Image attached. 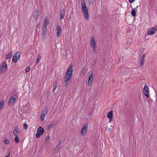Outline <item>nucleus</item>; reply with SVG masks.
<instances>
[{"mask_svg": "<svg viewBox=\"0 0 157 157\" xmlns=\"http://www.w3.org/2000/svg\"><path fill=\"white\" fill-rule=\"evenodd\" d=\"M81 7L82 11L83 13L85 18L88 20L89 18L88 11L86 6L84 0L81 1Z\"/></svg>", "mask_w": 157, "mask_h": 157, "instance_id": "nucleus-1", "label": "nucleus"}, {"mask_svg": "<svg viewBox=\"0 0 157 157\" xmlns=\"http://www.w3.org/2000/svg\"><path fill=\"white\" fill-rule=\"evenodd\" d=\"M73 66V65L71 64L69 66L66 71L64 78L67 79V80H71V79L73 72L72 69Z\"/></svg>", "mask_w": 157, "mask_h": 157, "instance_id": "nucleus-2", "label": "nucleus"}, {"mask_svg": "<svg viewBox=\"0 0 157 157\" xmlns=\"http://www.w3.org/2000/svg\"><path fill=\"white\" fill-rule=\"evenodd\" d=\"M44 129L42 127H40L37 130V132L35 136L36 138H39L44 132Z\"/></svg>", "mask_w": 157, "mask_h": 157, "instance_id": "nucleus-3", "label": "nucleus"}, {"mask_svg": "<svg viewBox=\"0 0 157 157\" xmlns=\"http://www.w3.org/2000/svg\"><path fill=\"white\" fill-rule=\"evenodd\" d=\"M88 124L87 123H85L82 128L81 129L80 134L82 136H84L87 133V130L88 128Z\"/></svg>", "mask_w": 157, "mask_h": 157, "instance_id": "nucleus-4", "label": "nucleus"}, {"mask_svg": "<svg viewBox=\"0 0 157 157\" xmlns=\"http://www.w3.org/2000/svg\"><path fill=\"white\" fill-rule=\"evenodd\" d=\"M7 69V65L5 61L2 62L0 66V72L5 71Z\"/></svg>", "mask_w": 157, "mask_h": 157, "instance_id": "nucleus-5", "label": "nucleus"}, {"mask_svg": "<svg viewBox=\"0 0 157 157\" xmlns=\"http://www.w3.org/2000/svg\"><path fill=\"white\" fill-rule=\"evenodd\" d=\"M157 30V26H155L147 30V33L149 35L154 34Z\"/></svg>", "mask_w": 157, "mask_h": 157, "instance_id": "nucleus-6", "label": "nucleus"}, {"mask_svg": "<svg viewBox=\"0 0 157 157\" xmlns=\"http://www.w3.org/2000/svg\"><path fill=\"white\" fill-rule=\"evenodd\" d=\"M91 47L93 48L94 52H95V51H96V48L97 47V45L94 38L93 37H92L91 38Z\"/></svg>", "mask_w": 157, "mask_h": 157, "instance_id": "nucleus-7", "label": "nucleus"}, {"mask_svg": "<svg viewBox=\"0 0 157 157\" xmlns=\"http://www.w3.org/2000/svg\"><path fill=\"white\" fill-rule=\"evenodd\" d=\"M17 96L16 94L13 95L11 98L8 102V105L9 106L11 105L15 102V100L17 99Z\"/></svg>", "mask_w": 157, "mask_h": 157, "instance_id": "nucleus-8", "label": "nucleus"}, {"mask_svg": "<svg viewBox=\"0 0 157 157\" xmlns=\"http://www.w3.org/2000/svg\"><path fill=\"white\" fill-rule=\"evenodd\" d=\"M144 93L145 96L147 98L149 97L148 87L147 86L145 85L144 88Z\"/></svg>", "mask_w": 157, "mask_h": 157, "instance_id": "nucleus-9", "label": "nucleus"}, {"mask_svg": "<svg viewBox=\"0 0 157 157\" xmlns=\"http://www.w3.org/2000/svg\"><path fill=\"white\" fill-rule=\"evenodd\" d=\"M56 28L57 30V36L59 38L61 36L62 34L61 27L59 25H57Z\"/></svg>", "mask_w": 157, "mask_h": 157, "instance_id": "nucleus-10", "label": "nucleus"}, {"mask_svg": "<svg viewBox=\"0 0 157 157\" xmlns=\"http://www.w3.org/2000/svg\"><path fill=\"white\" fill-rule=\"evenodd\" d=\"M113 110H111L107 113V116L109 120H111L112 119H113Z\"/></svg>", "mask_w": 157, "mask_h": 157, "instance_id": "nucleus-11", "label": "nucleus"}, {"mask_svg": "<svg viewBox=\"0 0 157 157\" xmlns=\"http://www.w3.org/2000/svg\"><path fill=\"white\" fill-rule=\"evenodd\" d=\"M56 124V123L55 121L51 122V124H49L47 127V128L48 130L52 128Z\"/></svg>", "mask_w": 157, "mask_h": 157, "instance_id": "nucleus-12", "label": "nucleus"}, {"mask_svg": "<svg viewBox=\"0 0 157 157\" xmlns=\"http://www.w3.org/2000/svg\"><path fill=\"white\" fill-rule=\"evenodd\" d=\"M146 54H144L140 58V60L139 61V63L140 66H143L144 63V60L145 58Z\"/></svg>", "mask_w": 157, "mask_h": 157, "instance_id": "nucleus-13", "label": "nucleus"}, {"mask_svg": "<svg viewBox=\"0 0 157 157\" xmlns=\"http://www.w3.org/2000/svg\"><path fill=\"white\" fill-rule=\"evenodd\" d=\"M17 54L15 53L13 56L12 61L15 63L17 62L18 61Z\"/></svg>", "mask_w": 157, "mask_h": 157, "instance_id": "nucleus-14", "label": "nucleus"}, {"mask_svg": "<svg viewBox=\"0 0 157 157\" xmlns=\"http://www.w3.org/2000/svg\"><path fill=\"white\" fill-rule=\"evenodd\" d=\"M64 12L65 11L64 9L61 10L60 11L59 15L60 16V19H63L64 18Z\"/></svg>", "mask_w": 157, "mask_h": 157, "instance_id": "nucleus-15", "label": "nucleus"}, {"mask_svg": "<svg viewBox=\"0 0 157 157\" xmlns=\"http://www.w3.org/2000/svg\"><path fill=\"white\" fill-rule=\"evenodd\" d=\"M93 76L92 73L91 75L89 77L88 80V85H90L92 83L93 79Z\"/></svg>", "mask_w": 157, "mask_h": 157, "instance_id": "nucleus-16", "label": "nucleus"}, {"mask_svg": "<svg viewBox=\"0 0 157 157\" xmlns=\"http://www.w3.org/2000/svg\"><path fill=\"white\" fill-rule=\"evenodd\" d=\"M46 31L47 30H44L42 29L41 36L43 40H45V34L46 33Z\"/></svg>", "mask_w": 157, "mask_h": 157, "instance_id": "nucleus-17", "label": "nucleus"}, {"mask_svg": "<svg viewBox=\"0 0 157 157\" xmlns=\"http://www.w3.org/2000/svg\"><path fill=\"white\" fill-rule=\"evenodd\" d=\"M18 131V127L17 125L15 126L14 127V130L13 131V133L14 135V134L16 135H17V133Z\"/></svg>", "mask_w": 157, "mask_h": 157, "instance_id": "nucleus-18", "label": "nucleus"}, {"mask_svg": "<svg viewBox=\"0 0 157 157\" xmlns=\"http://www.w3.org/2000/svg\"><path fill=\"white\" fill-rule=\"evenodd\" d=\"M33 17L35 18V20H36L38 17L39 13L38 11H36L33 13Z\"/></svg>", "mask_w": 157, "mask_h": 157, "instance_id": "nucleus-19", "label": "nucleus"}, {"mask_svg": "<svg viewBox=\"0 0 157 157\" xmlns=\"http://www.w3.org/2000/svg\"><path fill=\"white\" fill-rule=\"evenodd\" d=\"M62 147V145H57L56 146L55 148V151L56 152H58Z\"/></svg>", "mask_w": 157, "mask_h": 157, "instance_id": "nucleus-20", "label": "nucleus"}, {"mask_svg": "<svg viewBox=\"0 0 157 157\" xmlns=\"http://www.w3.org/2000/svg\"><path fill=\"white\" fill-rule=\"evenodd\" d=\"M12 52H11L10 53L6 55L5 58L6 59H10L12 56Z\"/></svg>", "mask_w": 157, "mask_h": 157, "instance_id": "nucleus-21", "label": "nucleus"}, {"mask_svg": "<svg viewBox=\"0 0 157 157\" xmlns=\"http://www.w3.org/2000/svg\"><path fill=\"white\" fill-rule=\"evenodd\" d=\"M46 114L41 113L40 114V120L41 121H43L45 117Z\"/></svg>", "mask_w": 157, "mask_h": 157, "instance_id": "nucleus-22", "label": "nucleus"}, {"mask_svg": "<svg viewBox=\"0 0 157 157\" xmlns=\"http://www.w3.org/2000/svg\"><path fill=\"white\" fill-rule=\"evenodd\" d=\"M14 136H15V138H14L15 142L16 143H18L19 142V140L18 137V136L16 135L15 134H14Z\"/></svg>", "mask_w": 157, "mask_h": 157, "instance_id": "nucleus-23", "label": "nucleus"}, {"mask_svg": "<svg viewBox=\"0 0 157 157\" xmlns=\"http://www.w3.org/2000/svg\"><path fill=\"white\" fill-rule=\"evenodd\" d=\"M49 23V22L48 20V17L46 16L44 20V24L48 25Z\"/></svg>", "mask_w": 157, "mask_h": 157, "instance_id": "nucleus-24", "label": "nucleus"}, {"mask_svg": "<svg viewBox=\"0 0 157 157\" xmlns=\"http://www.w3.org/2000/svg\"><path fill=\"white\" fill-rule=\"evenodd\" d=\"M4 103V100L2 99L0 101V110L2 108Z\"/></svg>", "mask_w": 157, "mask_h": 157, "instance_id": "nucleus-25", "label": "nucleus"}, {"mask_svg": "<svg viewBox=\"0 0 157 157\" xmlns=\"http://www.w3.org/2000/svg\"><path fill=\"white\" fill-rule=\"evenodd\" d=\"M29 106L28 104H26L25 106H24V110L25 112L27 111L28 110V108L29 107Z\"/></svg>", "mask_w": 157, "mask_h": 157, "instance_id": "nucleus-26", "label": "nucleus"}, {"mask_svg": "<svg viewBox=\"0 0 157 157\" xmlns=\"http://www.w3.org/2000/svg\"><path fill=\"white\" fill-rule=\"evenodd\" d=\"M48 109V107H46V108H45L44 109H43L42 110V113L46 114H47L48 113V111L47 110Z\"/></svg>", "mask_w": 157, "mask_h": 157, "instance_id": "nucleus-27", "label": "nucleus"}, {"mask_svg": "<svg viewBox=\"0 0 157 157\" xmlns=\"http://www.w3.org/2000/svg\"><path fill=\"white\" fill-rule=\"evenodd\" d=\"M136 12H137L132 9L131 11V14L133 16V17H135L136 16Z\"/></svg>", "mask_w": 157, "mask_h": 157, "instance_id": "nucleus-28", "label": "nucleus"}, {"mask_svg": "<svg viewBox=\"0 0 157 157\" xmlns=\"http://www.w3.org/2000/svg\"><path fill=\"white\" fill-rule=\"evenodd\" d=\"M95 0H88V2L90 6H92L94 3Z\"/></svg>", "mask_w": 157, "mask_h": 157, "instance_id": "nucleus-29", "label": "nucleus"}, {"mask_svg": "<svg viewBox=\"0 0 157 157\" xmlns=\"http://www.w3.org/2000/svg\"><path fill=\"white\" fill-rule=\"evenodd\" d=\"M64 79L65 80L63 82V85L64 86L66 87L67 86V84L69 83L68 81H70V80H67V81L66 78H64Z\"/></svg>", "mask_w": 157, "mask_h": 157, "instance_id": "nucleus-30", "label": "nucleus"}, {"mask_svg": "<svg viewBox=\"0 0 157 157\" xmlns=\"http://www.w3.org/2000/svg\"><path fill=\"white\" fill-rule=\"evenodd\" d=\"M16 54H17V59H18V61L19 60L20 58V55H21V52L20 51H17V52H16Z\"/></svg>", "mask_w": 157, "mask_h": 157, "instance_id": "nucleus-31", "label": "nucleus"}, {"mask_svg": "<svg viewBox=\"0 0 157 157\" xmlns=\"http://www.w3.org/2000/svg\"><path fill=\"white\" fill-rule=\"evenodd\" d=\"M4 143L5 144H8L10 143V141L7 138H5L4 141Z\"/></svg>", "mask_w": 157, "mask_h": 157, "instance_id": "nucleus-32", "label": "nucleus"}, {"mask_svg": "<svg viewBox=\"0 0 157 157\" xmlns=\"http://www.w3.org/2000/svg\"><path fill=\"white\" fill-rule=\"evenodd\" d=\"M110 128H108L107 127H106V129L108 131H110V130L113 129V126H111Z\"/></svg>", "mask_w": 157, "mask_h": 157, "instance_id": "nucleus-33", "label": "nucleus"}, {"mask_svg": "<svg viewBox=\"0 0 157 157\" xmlns=\"http://www.w3.org/2000/svg\"><path fill=\"white\" fill-rule=\"evenodd\" d=\"M53 85L54 86L53 90H52L53 92H54V90L56 89V88L58 87V84H53Z\"/></svg>", "mask_w": 157, "mask_h": 157, "instance_id": "nucleus-34", "label": "nucleus"}, {"mask_svg": "<svg viewBox=\"0 0 157 157\" xmlns=\"http://www.w3.org/2000/svg\"><path fill=\"white\" fill-rule=\"evenodd\" d=\"M50 140V136H47L45 139V142H47L49 141Z\"/></svg>", "mask_w": 157, "mask_h": 157, "instance_id": "nucleus-35", "label": "nucleus"}, {"mask_svg": "<svg viewBox=\"0 0 157 157\" xmlns=\"http://www.w3.org/2000/svg\"><path fill=\"white\" fill-rule=\"evenodd\" d=\"M40 58H41L40 56H38V57H37V58L36 60V63H37L39 62L40 60Z\"/></svg>", "mask_w": 157, "mask_h": 157, "instance_id": "nucleus-36", "label": "nucleus"}, {"mask_svg": "<svg viewBox=\"0 0 157 157\" xmlns=\"http://www.w3.org/2000/svg\"><path fill=\"white\" fill-rule=\"evenodd\" d=\"M23 128L24 130H26L28 128V125L26 123H25L23 124Z\"/></svg>", "mask_w": 157, "mask_h": 157, "instance_id": "nucleus-37", "label": "nucleus"}, {"mask_svg": "<svg viewBox=\"0 0 157 157\" xmlns=\"http://www.w3.org/2000/svg\"><path fill=\"white\" fill-rule=\"evenodd\" d=\"M86 73V69L84 67L82 70V73L83 74H85Z\"/></svg>", "mask_w": 157, "mask_h": 157, "instance_id": "nucleus-38", "label": "nucleus"}, {"mask_svg": "<svg viewBox=\"0 0 157 157\" xmlns=\"http://www.w3.org/2000/svg\"><path fill=\"white\" fill-rule=\"evenodd\" d=\"M30 70V67L29 66H27L26 67V68L25 69V72H28Z\"/></svg>", "mask_w": 157, "mask_h": 157, "instance_id": "nucleus-39", "label": "nucleus"}, {"mask_svg": "<svg viewBox=\"0 0 157 157\" xmlns=\"http://www.w3.org/2000/svg\"><path fill=\"white\" fill-rule=\"evenodd\" d=\"M47 25H46L45 24H43V28L42 29H43L44 30H47Z\"/></svg>", "mask_w": 157, "mask_h": 157, "instance_id": "nucleus-40", "label": "nucleus"}, {"mask_svg": "<svg viewBox=\"0 0 157 157\" xmlns=\"http://www.w3.org/2000/svg\"><path fill=\"white\" fill-rule=\"evenodd\" d=\"M135 0H128L129 2L130 3H132L134 1H135Z\"/></svg>", "mask_w": 157, "mask_h": 157, "instance_id": "nucleus-41", "label": "nucleus"}, {"mask_svg": "<svg viewBox=\"0 0 157 157\" xmlns=\"http://www.w3.org/2000/svg\"><path fill=\"white\" fill-rule=\"evenodd\" d=\"M138 7V6H137L135 8L134 10H135L136 12H137V9Z\"/></svg>", "mask_w": 157, "mask_h": 157, "instance_id": "nucleus-42", "label": "nucleus"}, {"mask_svg": "<svg viewBox=\"0 0 157 157\" xmlns=\"http://www.w3.org/2000/svg\"><path fill=\"white\" fill-rule=\"evenodd\" d=\"M59 143L58 144V145H62V144H61L62 141L61 140L59 141Z\"/></svg>", "mask_w": 157, "mask_h": 157, "instance_id": "nucleus-43", "label": "nucleus"}, {"mask_svg": "<svg viewBox=\"0 0 157 157\" xmlns=\"http://www.w3.org/2000/svg\"><path fill=\"white\" fill-rule=\"evenodd\" d=\"M10 153L9 152L7 155H6L5 157H10Z\"/></svg>", "mask_w": 157, "mask_h": 157, "instance_id": "nucleus-44", "label": "nucleus"}, {"mask_svg": "<svg viewBox=\"0 0 157 157\" xmlns=\"http://www.w3.org/2000/svg\"><path fill=\"white\" fill-rule=\"evenodd\" d=\"M39 25H40V24L39 23L38 24H37V25H36V26L37 27H36L38 28V26H39Z\"/></svg>", "mask_w": 157, "mask_h": 157, "instance_id": "nucleus-45", "label": "nucleus"}, {"mask_svg": "<svg viewBox=\"0 0 157 157\" xmlns=\"http://www.w3.org/2000/svg\"><path fill=\"white\" fill-rule=\"evenodd\" d=\"M58 83V82H57V81L56 80L55 82H54V84H57Z\"/></svg>", "mask_w": 157, "mask_h": 157, "instance_id": "nucleus-46", "label": "nucleus"}, {"mask_svg": "<svg viewBox=\"0 0 157 157\" xmlns=\"http://www.w3.org/2000/svg\"><path fill=\"white\" fill-rule=\"evenodd\" d=\"M56 81H57V82H58L59 81H60V80L59 79H58Z\"/></svg>", "mask_w": 157, "mask_h": 157, "instance_id": "nucleus-47", "label": "nucleus"}, {"mask_svg": "<svg viewBox=\"0 0 157 157\" xmlns=\"http://www.w3.org/2000/svg\"><path fill=\"white\" fill-rule=\"evenodd\" d=\"M112 120H113V119H112L111 120H109V122L110 123V122H111V121H112Z\"/></svg>", "mask_w": 157, "mask_h": 157, "instance_id": "nucleus-48", "label": "nucleus"}, {"mask_svg": "<svg viewBox=\"0 0 157 157\" xmlns=\"http://www.w3.org/2000/svg\"><path fill=\"white\" fill-rule=\"evenodd\" d=\"M128 103H127V102H125V105H128Z\"/></svg>", "mask_w": 157, "mask_h": 157, "instance_id": "nucleus-49", "label": "nucleus"}, {"mask_svg": "<svg viewBox=\"0 0 157 157\" xmlns=\"http://www.w3.org/2000/svg\"><path fill=\"white\" fill-rule=\"evenodd\" d=\"M121 59H122V58H121H121L120 57L119 60H121Z\"/></svg>", "mask_w": 157, "mask_h": 157, "instance_id": "nucleus-50", "label": "nucleus"}, {"mask_svg": "<svg viewBox=\"0 0 157 157\" xmlns=\"http://www.w3.org/2000/svg\"><path fill=\"white\" fill-rule=\"evenodd\" d=\"M121 59H122V58H121H121L120 57L119 60H121Z\"/></svg>", "mask_w": 157, "mask_h": 157, "instance_id": "nucleus-51", "label": "nucleus"}, {"mask_svg": "<svg viewBox=\"0 0 157 157\" xmlns=\"http://www.w3.org/2000/svg\"><path fill=\"white\" fill-rule=\"evenodd\" d=\"M121 59H122V58H121H121L120 57L119 60H121Z\"/></svg>", "mask_w": 157, "mask_h": 157, "instance_id": "nucleus-52", "label": "nucleus"}, {"mask_svg": "<svg viewBox=\"0 0 157 157\" xmlns=\"http://www.w3.org/2000/svg\"><path fill=\"white\" fill-rule=\"evenodd\" d=\"M37 30L36 29V32H37Z\"/></svg>", "mask_w": 157, "mask_h": 157, "instance_id": "nucleus-53", "label": "nucleus"}]
</instances>
